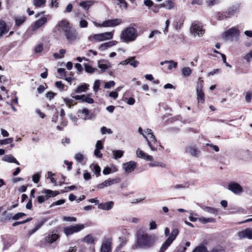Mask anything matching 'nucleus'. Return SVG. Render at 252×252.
<instances>
[{"mask_svg": "<svg viewBox=\"0 0 252 252\" xmlns=\"http://www.w3.org/2000/svg\"><path fill=\"white\" fill-rule=\"evenodd\" d=\"M123 21L121 19L116 18L114 19L107 20L102 23L103 27H113L121 24Z\"/></svg>", "mask_w": 252, "mask_h": 252, "instance_id": "4468645a", "label": "nucleus"}, {"mask_svg": "<svg viewBox=\"0 0 252 252\" xmlns=\"http://www.w3.org/2000/svg\"><path fill=\"white\" fill-rule=\"evenodd\" d=\"M94 3V1L93 0H87L81 1L79 5L85 10L87 11Z\"/></svg>", "mask_w": 252, "mask_h": 252, "instance_id": "5701e85b", "label": "nucleus"}, {"mask_svg": "<svg viewBox=\"0 0 252 252\" xmlns=\"http://www.w3.org/2000/svg\"><path fill=\"white\" fill-rule=\"evenodd\" d=\"M91 94L85 95V96L84 97L83 102H85L89 104L94 103V100L91 97Z\"/></svg>", "mask_w": 252, "mask_h": 252, "instance_id": "79ce46f5", "label": "nucleus"}, {"mask_svg": "<svg viewBox=\"0 0 252 252\" xmlns=\"http://www.w3.org/2000/svg\"><path fill=\"white\" fill-rule=\"evenodd\" d=\"M197 98L198 103H203L205 101L204 94L202 90H196Z\"/></svg>", "mask_w": 252, "mask_h": 252, "instance_id": "c756f323", "label": "nucleus"}, {"mask_svg": "<svg viewBox=\"0 0 252 252\" xmlns=\"http://www.w3.org/2000/svg\"><path fill=\"white\" fill-rule=\"evenodd\" d=\"M66 40L70 43L79 39V36L77 31L71 27L64 34Z\"/></svg>", "mask_w": 252, "mask_h": 252, "instance_id": "6e6552de", "label": "nucleus"}, {"mask_svg": "<svg viewBox=\"0 0 252 252\" xmlns=\"http://www.w3.org/2000/svg\"><path fill=\"white\" fill-rule=\"evenodd\" d=\"M98 67L102 71H105L106 69L109 67L107 64L101 63L100 61L98 62Z\"/></svg>", "mask_w": 252, "mask_h": 252, "instance_id": "5fc2aeb1", "label": "nucleus"}, {"mask_svg": "<svg viewBox=\"0 0 252 252\" xmlns=\"http://www.w3.org/2000/svg\"><path fill=\"white\" fill-rule=\"evenodd\" d=\"M74 159L77 161L79 162H81L84 159V156L82 154L78 153L75 155Z\"/></svg>", "mask_w": 252, "mask_h": 252, "instance_id": "a18cd8bd", "label": "nucleus"}, {"mask_svg": "<svg viewBox=\"0 0 252 252\" xmlns=\"http://www.w3.org/2000/svg\"><path fill=\"white\" fill-rule=\"evenodd\" d=\"M115 83L114 81H109V82H106L104 85V87L106 89H110L111 87L114 86Z\"/></svg>", "mask_w": 252, "mask_h": 252, "instance_id": "052dcab7", "label": "nucleus"}, {"mask_svg": "<svg viewBox=\"0 0 252 252\" xmlns=\"http://www.w3.org/2000/svg\"><path fill=\"white\" fill-rule=\"evenodd\" d=\"M192 72V70L189 67H185L182 69V75L184 77L189 76Z\"/></svg>", "mask_w": 252, "mask_h": 252, "instance_id": "c9c22d12", "label": "nucleus"}, {"mask_svg": "<svg viewBox=\"0 0 252 252\" xmlns=\"http://www.w3.org/2000/svg\"><path fill=\"white\" fill-rule=\"evenodd\" d=\"M57 71L58 73H59V78H63L65 76V70L64 68H58Z\"/></svg>", "mask_w": 252, "mask_h": 252, "instance_id": "8fccbe9b", "label": "nucleus"}, {"mask_svg": "<svg viewBox=\"0 0 252 252\" xmlns=\"http://www.w3.org/2000/svg\"><path fill=\"white\" fill-rule=\"evenodd\" d=\"M137 36L138 33L136 29L133 27L129 26L122 32L120 39L123 42L128 43L135 41Z\"/></svg>", "mask_w": 252, "mask_h": 252, "instance_id": "f03ea898", "label": "nucleus"}, {"mask_svg": "<svg viewBox=\"0 0 252 252\" xmlns=\"http://www.w3.org/2000/svg\"><path fill=\"white\" fill-rule=\"evenodd\" d=\"M80 21L79 22V26L81 28H85L88 27V22L82 19H80Z\"/></svg>", "mask_w": 252, "mask_h": 252, "instance_id": "6e6d98bb", "label": "nucleus"}, {"mask_svg": "<svg viewBox=\"0 0 252 252\" xmlns=\"http://www.w3.org/2000/svg\"><path fill=\"white\" fill-rule=\"evenodd\" d=\"M114 206L113 201H108L106 202L101 203L98 204V208L103 210H110Z\"/></svg>", "mask_w": 252, "mask_h": 252, "instance_id": "b1692460", "label": "nucleus"}, {"mask_svg": "<svg viewBox=\"0 0 252 252\" xmlns=\"http://www.w3.org/2000/svg\"><path fill=\"white\" fill-rule=\"evenodd\" d=\"M147 142V144L150 149L153 151L157 150L158 143L154 135H151L150 136H147L145 138Z\"/></svg>", "mask_w": 252, "mask_h": 252, "instance_id": "f8f14e48", "label": "nucleus"}, {"mask_svg": "<svg viewBox=\"0 0 252 252\" xmlns=\"http://www.w3.org/2000/svg\"><path fill=\"white\" fill-rule=\"evenodd\" d=\"M46 0H33V4L35 7H40L45 4Z\"/></svg>", "mask_w": 252, "mask_h": 252, "instance_id": "4c0bfd02", "label": "nucleus"}, {"mask_svg": "<svg viewBox=\"0 0 252 252\" xmlns=\"http://www.w3.org/2000/svg\"><path fill=\"white\" fill-rule=\"evenodd\" d=\"M109 96L114 99H116L118 96V93L117 91L111 92L109 94Z\"/></svg>", "mask_w": 252, "mask_h": 252, "instance_id": "774afa93", "label": "nucleus"}, {"mask_svg": "<svg viewBox=\"0 0 252 252\" xmlns=\"http://www.w3.org/2000/svg\"><path fill=\"white\" fill-rule=\"evenodd\" d=\"M93 166V170L95 172V174L97 177L100 175L101 169L100 167L97 164H94L92 165L91 167Z\"/></svg>", "mask_w": 252, "mask_h": 252, "instance_id": "c03bdc74", "label": "nucleus"}, {"mask_svg": "<svg viewBox=\"0 0 252 252\" xmlns=\"http://www.w3.org/2000/svg\"><path fill=\"white\" fill-rule=\"evenodd\" d=\"M167 63L168 64V65L167 67V69L168 70H171L173 68H176L177 66V64H178L177 62H175L173 60L167 61Z\"/></svg>", "mask_w": 252, "mask_h": 252, "instance_id": "a19ab883", "label": "nucleus"}, {"mask_svg": "<svg viewBox=\"0 0 252 252\" xmlns=\"http://www.w3.org/2000/svg\"><path fill=\"white\" fill-rule=\"evenodd\" d=\"M121 179L119 178H116L115 179L109 178L108 180L104 181L101 184H98L96 187L98 189H102L104 187H107L115 184L119 183Z\"/></svg>", "mask_w": 252, "mask_h": 252, "instance_id": "ddd939ff", "label": "nucleus"}, {"mask_svg": "<svg viewBox=\"0 0 252 252\" xmlns=\"http://www.w3.org/2000/svg\"><path fill=\"white\" fill-rule=\"evenodd\" d=\"M239 4L232 5L228 8L227 10L225 12V14L224 16L231 18L232 16L237 14L239 12Z\"/></svg>", "mask_w": 252, "mask_h": 252, "instance_id": "dca6fc26", "label": "nucleus"}, {"mask_svg": "<svg viewBox=\"0 0 252 252\" xmlns=\"http://www.w3.org/2000/svg\"><path fill=\"white\" fill-rule=\"evenodd\" d=\"M26 20V17L24 15H18L15 17L16 25L17 26L21 25Z\"/></svg>", "mask_w": 252, "mask_h": 252, "instance_id": "2f4dec72", "label": "nucleus"}, {"mask_svg": "<svg viewBox=\"0 0 252 252\" xmlns=\"http://www.w3.org/2000/svg\"><path fill=\"white\" fill-rule=\"evenodd\" d=\"M186 152L193 157H197L198 155L199 151L194 146H189L186 148Z\"/></svg>", "mask_w": 252, "mask_h": 252, "instance_id": "cd10ccee", "label": "nucleus"}, {"mask_svg": "<svg viewBox=\"0 0 252 252\" xmlns=\"http://www.w3.org/2000/svg\"><path fill=\"white\" fill-rule=\"evenodd\" d=\"M89 87V86L88 84L84 83L82 85L78 86L76 88L75 92V93L78 94L85 92L88 89Z\"/></svg>", "mask_w": 252, "mask_h": 252, "instance_id": "7c9ffc66", "label": "nucleus"}, {"mask_svg": "<svg viewBox=\"0 0 252 252\" xmlns=\"http://www.w3.org/2000/svg\"><path fill=\"white\" fill-rule=\"evenodd\" d=\"M2 160L9 163H15L17 165H20L19 162L11 154L4 156Z\"/></svg>", "mask_w": 252, "mask_h": 252, "instance_id": "bb28decb", "label": "nucleus"}, {"mask_svg": "<svg viewBox=\"0 0 252 252\" xmlns=\"http://www.w3.org/2000/svg\"><path fill=\"white\" fill-rule=\"evenodd\" d=\"M113 32H105L103 33L94 34L88 37V40L92 42H101L111 39L113 37Z\"/></svg>", "mask_w": 252, "mask_h": 252, "instance_id": "20e7f679", "label": "nucleus"}, {"mask_svg": "<svg viewBox=\"0 0 252 252\" xmlns=\"http://www.w3.org/2000/svg\"><path fill=\"white\" fill-rule=\"evenodd\" d=\"M42 193L45 194V195L43 196V197L45 198V200L48 199L51 197L55 196L59 194L58 191H52L50 189H44Z\"/></svg>", "mask_w": 252, "mask_h": 252, "instance_id": "393cba45", "label": "nucleus"}, {"mask_svg": "<svg viewBox=\"0 0 252 252\" xmlns=\"http://www.w3.org/2000/svg\"><path fill=\"white\" fill-rule=\"evenodd\" d=\"M136 162L134 161H130L123 164V168L126 173H129L134 170L136 167Z\"/></svg>", "mask_w": 252, "mask_h": 252, "instance_id": "6ab92c4d", "label": "nucleus"}, {"mask_svg": "<svg viewBox=\"0 0 252 252\" xmlns=\"http://www.w3.org/2000/svg\"><path fill=\"white\" fill-rule=\"evenodd\" d=\"M205 2L207 5L212 6L217 3L219 2V0H205Z\"/></svg>", "mask_w": 252, "mask_h": 252, "instance_id": "0e129e2a", "label": "nucleus"}, {"mask_svg": "<svg viewBox=\"0 0 252 252\" xmlns=\"http://www.w3.org/2000/svg\"><path fill=\"white\" fill-rule=\"evenodd\" d=\"M179 231L177 228L173 229L169 237L167 238L165 242L162 244L158 252H165L176 239L179 234Z\"/></svg>", "mask_w": 252, "mask_h": 252, "instance_id": "39448f33", "label": "nucleus"}, {"mask_svg": "<svg viewBox=\"0 0 252 252\" xmlns=\"http://www.w3.org/2000/svg\"><path fill=\"white\" fill-rule=\"evenodd\" d=\"M9 28L3 21H0V38L9 31Z\"/></svg>", "mask_w": 252, "mask_h": 252, "instance_id": "a878e982", "label": "nucleus"}, {"mask_svg": "<svg viewBox=\"0 0 252 252\" xmlns=\"http://www.w3.org/2000/svg\"><path fill=\"white\" fill-rule=\"evenodd\" d=\"M25 216H26V214L24 213H18L16 214L15 215H14L12 217V219L13 220H17Z\"/></svg>", "mask_w": 252, "mask_h": 252, "instance_id": "13d9d810", "label": "nucleus"}, {"mask_svg": "<svg viewBox=\"0 0 252 252\" xmlns=\"http://www.w3.org/2000/svg\"><path fill=\"white\" fill-rule=\"evenodd\" d=\"M189 30L190 33L194 37L196 36L201 37L205 33L203 26L198 21H194L192 23Z\"/></svg>", "mask_w": 252, "mask_h": 252, "instance_id": "423d86ee", "label": "nucleus"}, {"mask_svg": "<svg viewBox=\"0 0 252 252\" xmlns=\"http://www.w3.org/2000/svg\"><path fill=\"white\" fill-rule=\"evenodd\" d=\"M83 241L88 244H92L94 242V238L91 235H87L83 238Z\"/></svg>", "mask_w": 252, "mask_h": 252, "instance_id": "37998d69", "label": "nucleus"}, {"mask_svg": "<svg viewBox=\"0 0 252 252\" xmlns=\"http://www.w3.org/2000/svg\"><path fill=\"white\" fill-rule=\"evenodd\" d=\"M137 157L139 158L144 159L147 161H152L153 156L147 155L146 153L142 151L140 148H137L136 151Z\"/></svg>", "mask_w": 252, "mask_h": 252, "instance_id": "412c9836", "label": "nucleus"}, {"mask_svg": "<svg viewBox=\"0 0 252 252\" xmlns=\"http://www.w3.org/2000/svg\"><path fill=\"white\" fill-rule=\"evenodd\" d=\"M56 28L60 32H63L64 34L71 27L67 21L63 20L59 23Z\"/></svg>", "mask_w": 252, "mask_h": 252, "instance_id": "a211bd4d", "label": "nucleus"}, {"mask_svg": "<svg viewBox=\"0 0 252 252\" xmlns=\"http://www.w3.org/2000/svg\"><path fill=\"white\" fill-rule=\"evenodd\" d=\"M40 174L39 173H37L33 175L32 181L35 183H37L40 180Z\"/></svg>", "mask_w": 252, "mask_h": 252, "instance_id": "680f3d73", "label": "nucleus"}, {"mask_svg": "<svg viewBox=\"0 0 252 252\" xmlns=\"http://www.w3.org/2000/svg\"><path fill=\"white\" fill-rule=\"evenodd\" d=\"M100 81L99 80H95L94 84L93 90L94 92H97L99 89Z\"/></svg>", "mask_w": 252, "mask_h": 252, "instance_id": "864d4df0", "label": "nucleus"}, {"mask_svg": "<svg viewBox=\"0 0 252 252\" xmlns=\"http://www.w3.org/2000/svg\"><path fill=\"white\" fill-rule=\"evenodd\" d=\"M47 173H48V178L51 180V181L52 183L56 185V182H57L56 179H55V178H54L53 177V176L55 175V174L53 173L51 171H48Z\"/></svg>", "mask_w": 252, "mask_h": 252, "instance_id": "3c124183", "label": "nucleus"}, {"mask_svg": "<svg viewBox=\"0 0 252 252\" xmlns=\"http://www.w3.org/2000/svg\"><path fill=\"white\" fill-rule=\"evenodd\" d=\"M240 34V32L239 30L233 27L229 30L226 31L223 33V36L225 38H237Z\"/></svg>", "mask_w": 252, "mask_h": 252, "instance_id": "2eb2a0df", "label": "nucleus"}, {"mask_svg": "<svg viewBox=\"0 0 252 252\" xmlns=\"http://www.w3.org/2000/svg\"><path fill=\"white\" fill-rule=\"evenodd\" d=\"M136 238V243L132 246V249L133 250L137 248H150L154 246L156 241V237L154 236L140 230L137 232Z\"/></svg>", "mask_w": 252, "mask_h": 252, "instance_id": "f257e3e1", "label": "nucleus"}, {"mask_svg": "<svg viewBox=\"0 0 252 252\" xmlns=\"http://www.w3.org/2000/svg\"><path fill=\"white\" fill-rule=\"evenodd\" d=\"M103 148V146L102 144V142L101 140L97 141L95 144V149L97 150H101Z\"/></svg>", "mask_w": 252, "mask_h": 252, "instance_id": "69168bd1", "label": "nucleus"}, {"mask_svg": "<svg viewBox=\"0 0 252 252\" xmlns=\"http://www.w3.org/2000/svg\"><path fill=\"white\" fill-rule=\"evenodd\" d=\"M252 58V49L247 53L244 57V59L246 60L248 62L251 61V59Z\"/></svg>", "mask_w": 252, "mask_h": 252, "instance_id": "e2e57ef3", "label": "nucleus"}, {"mask_svg": "<svg viewBox=\"0 0 252 252\" xmlns=\"http://www.w3.org/2000/svg\"><path fill=\"white\" fill-rule=\"evenodd\" d=\"M13 141V138H8L0 140V144L4 145L11 143Z\"/></svg>", "mask_w": 252, "mask_h": 252, "instance_id": "de8ad7c7", "label": "nucleus"}, {"mask_svg": "<svg viewBox=\"0 0 252 252\" xmlns=\"http://www.w3.org/2000/svg\"><path fill=\"white\" fill-rule=\"evenodd\" d=\"M237 235L240 239L244 238L252 239V228H247L238 232Z\"/></svg>", "mask_w": 252, "mask_h": 252, "instance_id": "f3484780", "label": "nucleus"}, {"mask_svg": "<svg viewBox=\"0 0 252 252\" xmlns=\"http://www.w3.org/2000/svg\"><path fill=\"white\" fill-rule=\"evenodd\" d=\"M43 50V45L42 43H40L38 45H36L34 48V51L36 53H41Z\"/></svg>", "mask_w": 252, "mask_h": 252, "instance_id": "09e8293b", "label": "nucleus"}, {"mask_svg": "<svg viewBox=\"0 0 252 252\" xmlns=\"http://www.w3.org/2000/svg\"><path fill=\"white\" fill-rule=\"evenodd\" d=\"M174 6V3L171 0H166L161 4V6L167 9H171Z\"/></svg>", "mask_w": 252, "mask_h": 252, "instance_id": "72a5a7b5", "label": "nucleus"}, {"mask_svg": "<svg viewBox=\"0 0 252 252\" xmlns=\"http://www.w3.org/2000/svg\"><path fill=\"white\" fill-rule=\"evenodd\" d=\"M157 225L156 223V221H154V220H152L151 221H150L149 230H154V229H157Z\"/></svg>", "mask_w": 252, "mask_h": 252, "instance_id": "338daca9", "label": "nucleus"}, {"mask_svg": "<svg viewBox=\"0 0 252 252\" xmlns=\"http://www.w3.org/2000/svg\"><path fill=\"white\" fill-rule=\"evenodd\" d=\"M199 220L203 223L215 222V219L214 218H206L202 217V218H200L199 219Z\"/></svg>", "mask_w": 252, "mask_h": 252, "instance_id": "58836bf2", "label": "nucleus"}, {"mask_svg": "<svg viewBox=\"0 0 252 252\" xmlns=\"http://www.w3.org/2000/svg\"><path fill=\"white\" fill-rule=\"evenodd\" d=\"M46 220H44L42 221L37 223L36 224V226L34 228L29 231L28 233L29 235H31L34 233H35L37 230H38L41 227V226L44 223V222H46Z\"/></svg>", "mask_w": 252, "mask_h": 252, "instance_id": "473e14b6", "label": "nucleus"}, {"mask_svg": "<svg viewBox=\"0 0 252 252\" xmlns=\"http://www.w3.org/2000/svg\"><path fill=\"white\" fill-rule=\"evenodd\" d=\"M118 42L115 40L108 41L101 44L98 47V50L100 51H105L111 47L115 46Z\"/></svg>", "mask_w": 252, "mask_h": 252, "instance_id": "4be33fe9", "label": "nucleus"}, {"mask_svg": "<svg viewBox=\"0 0 252 252\" xmlns=\"http://www.w3.org/2000/svg\"><path fill=\"white\" fill-rule=\"evenodd\" d=\"M78 117L83 120H92L93 114L90 110L87 108H83L78 111Z\"/></svg>", "mask_w": 252, "mask_h": 252, "instance_id": "9d476101", "label": "nucleus"}, {"mask_svg": "<svg viewBox=\"0 0 252 252\" xmlns=\"http://www.w3.org/2000/svg\"><path fill=\"white\" fill-rule=\"evenodd\" d=\"M49 17V15H43L39 18L31 25L30 27L27 30L26 33L29 35L33 34L35 31L46 24Z\"/></svg>", "mask_w": 252, "mask_h": 252, "instance_id": "7ed1b4c3", "label": "nucleus"}, {"mask_svg": "<svg viewBox=\"0 0 252 252\" xmlns=\"http://www.w3.org/2000/svg\"><path fill=\"white\" fill-rule=\"evenodd\" d=\"M60 237L58 234L54 233V232H50L48 234V236L44 238V241L46 243L52 244L58 240Z\"/></svg>", "mask_w": 252, "mask_h": 252, "instance_id": "aec40b11", "label": "nucleus"}, {"mask_svg": "<svg viewBox=\"0 0 252 252\" xmlns=\"http://www.w3.org/2000/svg\"><path fill=\"white\" fill-rule=\"evenodd\" d=\"M113 158L118 159L121 158L124 155V152L122 150H113L112 151Z\"/></svg>", "mask_w": 252, "mask_h": 252, "instance_id": "f704fd0d", "label": "nucleus"}, {"mask_svg": "<svg viewBox=\"0 0 252 252\" xmlns=\"http://www.w3.org/2000/svg\"><path fill=\"white\" fill-rule=\"evenodd\" d=\"M100 132L102 134H104L106 133L108 134H112V131L110 128H107L105 126H102L100 129Z\"/></svg>", "mask_w": 252, "mask_h": 252, "instance_id": "49530a36", "label": "nucleus"}, {"mask_svg": "<svg viewBox=\"0 0 252 252\" xmlns=\"http://www.w3.org/2000/svg\"><path fill=\"white\" fill-rule=\"evenodd\" d=\"M135 57H131L129 58V64L134 68L137 67L138 65L139 64V62L137 60H135Z\"/></svg>", "mask_w": 252, "mask_h": 252, "instance_id": "e433bc0d", "label": "nucleus"}, {"mask_svg": "<svg viewBox=\"0 0 252 252\" xmlns=\"http://www.w3.org/2000/svg\"><path fill=\"white\" fill-rule=\"evenodd\" d=\"M84 225L83 224H77L74 225H71L65 227L64 228L63 232L66 236H68L78 232L84 228Z\"/></svg>", "mask_w": 252, "mask_h": 252, "instance_id": "0eeeda50", "label": "nucleus"}, {"mask_svg": "<svg viewBox=\"0 0 252 252\" xmlns=\"http://www.w3.org/2000/svg\"><path fill=\"white\" fill-rule=\"evenodd\" d=\"M228 189L236 195H240L243 192V187L238 183L231 182L228 185Z\"/></svg>", "mask_w": 252, "mask_h": 252, "instance_id": "1a4fd4ad", "label": "nucleus"}, {"mask_svg": "<svg viewBox=\"0 0 252 252\" xmlns=\"http://www.w3.org/2000/svg\"><path fill=\"white\" fill-rule=\"evenodd\" d=\"M85 71L88 73H93L95 71V68H93L92 66L87 65L86 64H84Z\"/></svg>", "mask_w": 252, "mask_h": 252, "instance_id": "603ef678", "label": "nucleus"}, {"mask_svg": "<svg viewBox=\"0 0 252 252\" xmlns=\"http://www.w3.org/2000/svg\"><path fill=\"white\" fill-rule=\"evenodd\" d=\"M112 239L105 238L101 243L100 252H111Z\"/></svg>", "mask_w": 252, "mask_h": 252, "instance_id": "9b49d317", "label": "nucleus"}, {"mask_svg": "<svg viewBox=\"0 0 252 252\" xmlns=\"http://www.w3.org/2000/svg\"><path fill=\"white\" fill-rule=\"evenodd\" d=\"M200 207L202 210L206 212L215 215L218 214V210L217 208L205 206H201Z\"/></svg>", "mask_w": 252, "mask_h": 252, "instance_id": "c85d7f7f", "label": "nucleus"}, {"mask_svg": "<svg viewBox=\"0 0 252 252\" xmlns=\"http://www.w3.org/2000/svg\"><path fill=\"white\" fill-rule=\"evenodd\" d=\"M210 252H225L224 249L220 246H217L213 248Z\"/></svg>", "mask_w": 252, "mask_h": 252, "instance_id": "bf43d9fd", "label": "nucleus"}, {"mask_svg": "<svg viewBox=\"0 0 252 252\" xmlns=\"http://www.w3.org/2000/svg\"><path fill=\"white\" fill-rule=\"evenodd\" d=\"M252 98V92H247L245 96V100L247 102H250Z\"/></svg>", "mask_w": 252, "mask_h": 252, "instance_id": "4d7b16f0", "label": "nucleus"}, {"mask_svg": "<svg viewBox=\"0 0 252 252\" xmlns=\"http://www.w3.org/2000/svg\"><path fill=\"white\" fill-rule=\"evenodd\" d=\"M192 252H207V248L203 245H200L196 247Z\"/></svg>", "mask_w": 252, "mask_h": 252, "instance_id": "ea45409f", "label": "nucleus"}]
</instances>
